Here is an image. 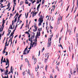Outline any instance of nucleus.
Here are the masks:
<instances>
[{"mask_svg":"<svg viewBox=\"0 0 78 78\" xmlns=\"http://www.w3.org/2000/svg\"><path fill=\"white\" fill-rule=\"evenodd\" d=\"M51 37L48 38V47H51Z\"/></svg>","mask_w":78,"mask_h":78,"instance_id":"nucleus-1","label":"nucleus"},{"mask_svg":"<svg viewBox=\"0 0 78 78\" xmlns=\"http://www.w3.org/2000/svg\"><path fill=\"white\" fill-rule=\"evenodd\" d=\"M41 19L42 18H40L38 19V22H39V23H38V25L39 27L41 26V23L43 22V20H41Z\"/></svg>","mask_w":78,"mask_h":78,"instance_id":"nucleus-2","label":"nucleus"},{"mask_svg":"<svg viewBox=\"0 0 78 78\" xmlns=\"http://www.w3.org/2000/svg\"><path fill=\"white\" fill-rule=\"evenodd\" d=\"M13 2H14V5H13V9L12 10V12H13V11H14V7H15V6H16V0H13Z\"/></svg>","mask_w":78,"mask_h":78,"instance_id":"nucleus-3","label":"nucleus"},{"mask_svg":"<svg viewBox=\"0 0 78 78\" xmlns=\"http://www.w3.org/2000/svg\"><path fill=\"white\" fill-rule=\"evenodd\" d=\"M28 48V46H27L26 48L25 49V50H24V51H23V54L24 55H27V50H28V49H27Z\"/></svg>","mask_w":78,"mask_h":78,"instance_id":"nucleus-4","label":"nucleus"},{"mask_svg":"<svg viewBox=\"0 0 78 78\" xmlns=\"http://www.w3.org/2000/svg\"><path fill=\"white\" fill-rule=\"evenodd\" d=\"M2 27H3L2 28V27L0 28V33L1 31H3V28H4V23L2 24Z\"/></svg>","mask_w":78,"mask_h":78,"instance_id":"nucleus-5","label":"nucleus"},{"mask_svg":"<svg viewBox=\"0 0 78 78\" xmlns=\"http://www.w3.org/2000/svg\"><path fill=\"white\" fill-rule=\"evenodd\" d=\"M37 36H41V32H37Z\"/></svg>","mask_w":78,"mask_h":78,"instance_id":"nucleus-6","label":"nucleus"},{"mask_svg":"<svg viewBox=\"0 0 78 78\" xmlns=\"http://www.w3.org/2000/svg\"><path fill=\"white\" fill-rule=\"evenodd\" d=\"M47 56H48L47 58L48 59V57L49 56V54H48V53H47L45 54V58H46V57H47Z\"/></svg>","mask_w":78,"mask_h":78,"instance_id":"nucleus-7","label":"nucleus"},{"mask_svg":"<svg viewBox=\"0 0 78 78\" xmlns=\"http://www.w3.org/2000/svg\"><path fill=\"white\" fill-rule=\"evenodd\" d=\"M8 69H7L6 70V72H5L4 74H5V75H7V74H8Z\"/></svg>","mask_w":78,"mask_h":78,"instance_id":"nucleus-8","label":"nucleus"},{"mask_svg":"<svg viewBox=\"0 0 78 78\" xmlns=\"http://www.w3.org/2000/svg\"><path fill=\"white\" fill-rule=\"evenodd\" d=\"M36 62H37V59H36V58H35L34 59V64H35L36 63Z\"/></svg>","mask_w":78,"mask_h":78,"instance_id":"nucleus-9","label":"nucleus"},{"mask_svg":"<svg viewBox=\"0 0 78 78\" xmlns=\"http://www.w3.org/2000/svg\"><path fill=\"white\" fill-rule=\"evenodd\" d=\"M34 28L35 29H37V26H36V23H34Z\"/></svg>","mask_w":78,"mask_h":78,"instance_id":"nucleus-10","label":"nucleus"},{"mask_svg":"<svg viewBox=\"0 0 78 78\" xmlns=\"http://www.w3.org/2000/svg\"><path fill=\"white\" fill-rule=\"evenodd\" d=\"M6 62L8 64H9V60L8 59V58H6Z\"/></svg>","mask_w":78,"mask_h":78,"instance_id":"nucleus-11","label":"nucleus"},{"mask_svg":"<svg viewBox=\"0 0 78 78\" xmlns=\"http://www.w3.org/2000/svg\"><path fill=\"white\" fill-rule=\"evenodd\" d=\"M28 74H29L30 76H31V73H30V70L28 69V72H27Z\"/></svg>","mask_w":78,"mask_h":78,"instance_id":"nucleus-12","label":"nucleus"},{"mask_svg":"<svg viewBox=\"0 0 78 78\" xmlns=\"http://www.w3.org/2000/svg\"><path fill=\"white\" fill-rule=\"evenodd\" d=\"M47 61H48L47 59L45 58V60H44V63L46 64V63H47Z\"/></svg>","mask_w":78,"mask_h":78,"instance_id":"nucleus-13","label":"nucleus"},{"mask_svg":"<svg viewBox=\"0 0 78 78\" xmlns=\"http://www.w3.org/2000/svg\"><path fill=\"white\" fill-rule=\"evenodd\" d=\"M20 6L22 5V4H23V1H21L20 2Z\"/></svg>","mask_w":78,"mask_h":78,"instance_id":"nucleus-14","label":"nucleus"},{"mask_svg":"<svg viewBox=\"0 0 78 78\" xmlns=\"http://www.w3.org/2000/svg\"><path fill=\"white\" fill-rule=\"evenodd\" d=\"M40 17V18H41V20H43V19H44V17L42 16V15H41Z\"/></svg>","mask_w":78,"mask_h":78,"instance_id":"nucleus-15","label":"nucleus"},{"mask_svg":"<svg viewBox=\"0 0 78 78\" xmlns=\"http://www.w3.org/2000/svg\"><path fill=\"white\" fill-rule=\"evenodd\" d=\"M41 6V4H40L37 7V9H39L40 8V6Z\"/></svg>","mask_w":78,"mask_h":78,"instance_id":"nucleus-16","label":"nucleus"},{"mask_svg":"<svg viewBox=\"0 0 78 78\" xmlns=\"http://www.w3.org/2000/svg\"><path fill=\"white\" fill-rule=\"evenodd\" d=\"M14 34V32H12L10 35V36H12V35H13V34Z\"/></svg>","mask_w":78,"mask_h":78,"instance_id":"nucleus-17","label":"nucleus"},{"mask_svg":"<svg viewBox=\"0 0 78 78\" xmlns=\"http://www.w3.org/2000/svg\"><path fill=\"white\" fill-rule=\"evenodd\" d=\"M10 5H11V3L9 2V3H8V5H7V6H10Z\"/></svg>","mask_w":78,"mask_h":78,"instance_id":"nucleus-18","label":"nucleus"},{"mask_svg":"<svg viewBox=\"0 0 78 78\" xmlns=\"http://www.w3.org/2000/svg\"><path fill=\"white\" fill-rule=\"evenodd\" d=\"M17 16H19V14H18V12H17V13H16V14L15 15V16L14 17V18H15Z\"/></svg>","mask_w":78,"mask_h":78,"instance_id":"nucleus-19","label":"nucleus"},{"mask_svg":"<svg viewBox=\"0 0 78 78\" xmlns=\"http://www.w3.org/2000/svg\"><path fill=\"white\" fill-rule=\"evenodd\" d=\"M44 2H45V0H42V5H44Z\"/></svg>","mask_w":78,"mask_h":78,"instance_id":"nucleus-20","label":"nucleus"},{"mask_svg":"<svg viewBox=\"0 0 78 78\" xmlns=\"http://www.w3.org/2000/svg\"><path fill=\"white\" fill-rule=\"evenodd\" d=\"M17 16L16 17L15 19V20H14V22H16V21H17Z\"/></svg>","mask_w":78,"mask_h":78,"instance_id":"nucleus-21","label":"nucleus"},{"mask_svg":"<svg viewBox=\"0 0 78 78\" xmlns=\"http://www.w3.org/2000/svg\"><path fill=\"white\" fill-rule=\"evenodd\" d=\"M38 30L39 31V32H40V31H42V28H40L39 29H38Z\"/></svg>","mask_w":78,"mask_h":78,"instance_id":"nucleus-22","label":"nucleus"},{"mask_svg":"<svg viewBox=\"0 0 78 78\" xmlns=\"http://www.w3.org/2000/svg\"><path fill=\"white\" fill-rule=\"evenodd\" d=\"M6 62V60L5 58L4 59L3 61V62Z\"/></svg>","mask_w":78,"mask_h":78,"instance_id":"nucleus-23","label":"nucleus"},{"mask_svg":"<svg viewBox=\"0 0 78 78\" xmlns=\"http://www.w3.org/2000/svg\"><path fill=\"white\" fill-rule=\"evenodd\" d=\"M64 4V2H62L61 4V5L60 6L61 7H62V5H63V4Z\"/></svg>","mask_w":78,"mask_h":78,"instance_id":"nucleus-24","label":"nucleus"},{"mask_svg":"<svg viewBox=\"0 0 78 78\" xmlns=\"http://www.w3.org/2000/svg\"><path fill=\"white\" fill-rule=\"evenodd\" d=\"M7 42H8V40H6V42H5V47H6V45H7Z\"/></svg>","mask_w":78,"mask_h":78,"instance_id":"nucleus-25","label":"nucleus"},{"mask_svg":"<svg viewBox=\"0 0 78 78\" xmlns=\"http://www.w3.org/2000/svg\"><path fill=\"white\" fill-rule=\"evenodd\" d=\"M7 42H8V40H6V42H5V47H6V45H7Z\"/></svg>","mask_w":78,"mask_h":78,"instance_id":"nucleus-26","label":"nucleus"},{"mask_svg":"<svg viewBox=\"0 0 78 78\" xmlns=\"http://www.w3.org/2000/svg\"><path fill=\"white\" fill-rule=\"evenodd\" d=\"M31 37L33 39H34V34L33 36H31Z\"/></svg>","mask_w":78,"mask_h":78,"instance_id":"nucleus-27","label":"nucleus"},{"mask_svg":"<svg viewBox=\"0 0 78 78\" xmlns=\"http://www.w3.org/2000/svg\"><path fill=\"white\" fill-rule=\"evenodd\" d=\"M66 24L67 25V27H68V29L67 30V32H66V33H67V31H68V28H69V26L68 25V23H66Z\"/></svg>","mask_w":78,"mask_h":78,"instance_id":"nucleus-28","label":"nucleus"},{"mask_svg":"<svg viewBox=\"0 0 78 78\" xmlns=\"http://www.w3.org/2000/svg\"><path fill=\"white\" fill-rule=\"evenodd\" d=\"M22 14H20L19 15V16L18 17V19H20V17H21V16H22Z\"/></svg>","mask_w":78,"mask_h":78,"instance_id":"nucleus-29","label":"nucleus"},{"mask_svg":"<svg viewBox=\"0 0 78 78\" xmlns=\"http://www.w3.org/2000/svg\"><path fill=\"white\" fill-rule=\"evenodd\" d=\"M23 66V65L22 64L20 67V70H22V67Z\"/></svg>","mask_w":78,"mask_h":78,"instance_id":"nucleus-30","label":"nucleus"},{"mask_svg":"<svg viewBox=\"0 0 78 78\" xmlns=\"http://www.w3.org/2000/svg\"><path fill=\"white\" fill-rule=\"evenodd\" d=\"M9 29L8 31H9V33H11V30H9Z\"/></svg>","mask_w":78,"mask_h":78,"instance_id":"nucleus-31","label":"nucleus"},{"mask_svg":"<svg viewBox=\"0 0 78 78\" xmlns=\"http://www.w3.org/2000/svg\"><path fill=\"white\" fill-rule=\"evenodd\" d=\"M76 8H78V0H77V7Z\"/></svg>","mask_w":78,"mask_h":78,"instance_id":"nucleus-32","label":"nucleus"},{"mask_svg":"<svg viewBox=\"0 0 78 78\" xmlns=\"http://www.w3.org/2000/svg\"><path fill=\"white\" fill-rule=\"evenodd\" d=\"M72 30H71L70 31V32H69V35H71V34H72Z\"/></svg>","mask_w":78,"mask_h":78,"instance_id":"nucleus-33","label":"nucleus"},{"mask_svg":"<svg viewBox=\"0 0 78 78\" xmlns=\"http://www.w3.org/2000/svg\"><path fill=\"white\" fill-rule=\"evenodd\" d=\"M48 67V66H47V65H46L45 68V69L46 70H47V69Z\"/></svg>","mask_w":78,"mask_h":78,"instance_id":"nucleus-34","label":"nucleus"},{"mask_svg":"<svg viewBox=\"0 0 78 78\" xmlns=\"http://www.w3.org/2000/svg\"><path fill=\"white\" fill-rule=\"evenodd\" d=\"M6 49H5V48H4V51L2 52L3 53V51H4V53L3 54H4V53H5V50H6Z\"/></svg>","mask_w":78,"mask_h":78,"instance_id":"nucleus-35","label":"nucleus"},{"mask_svg":"<svg viewBox=\"0 0 78 78\" xmlns=\"http://www.w3.org/2000/svg\"><path fill=\"white\" fill-rule=\"evenodd\" d=\"M61 18H58L57 22H59V20H60V19Z\"/></svg>","mask_w":78,"mask_h":78,"instance_id":"nucleus-36","label":"nucleus"},{"mask_svg":"<svg viewBox=\"0 0 78 78\" xmlns=\"http://www.w3.org/2000/svg\"><path fill=\"white\" fill-rule=\"evenodd\" d=\"M20 21V19L18 18L17 23H18V22H19Z\"/></svg>","mask_w":78,"mask_h":78,"instance_id":"nucleus-37","label":"nucleus"},{"mask_svg":"<svg viewBox=\"0 0 78 78\" xmlns=\"http://www.w3.org/2000/svg\"><path fill=\"white\" fill-rule=\"evenodd\" d=\"M25 61L26 62H28V59H27V58H26L25 59Z\"/></svg>","mask_w":78,"mask_h":78,"instance_id":"nucleus-38","label":"nucleus"},{"mask_svg":"<svg viewBox=\"0 0 78 78\" xmlns=\"http://www.w3.org/2000/svg\"><path fill=\"white\" fill-rule=\"evenodd\" d=\"M3 57H2V59H1V62H3Z\"/></svg>","mask_w":78,"mask_h":78,"instance_id":"nucleus-39","label":"nucleus"},{"mask_svg":"<svg viewBox=\"0 0 78 78\" xmlns=\"http://www.w3.org/2000/svg\"><path fill=\"white\" fill-rule=\"evenodd\" d=\"M25 71H24L23 72V76L25 75Z\"/></svg>","mask_w":78,"mask_h":78,"instance_id":"nucleus-40","label":"nucleus"},{"mask_svg":"<svg viewBox=\"0 0 78 78\" xmlns=\"http://www.w3.org/2000/svg\"><path fill=\"white\" fill-rule=\"evenodd\" d=\"M29 13V12H27V17H26V19H27V18H28V16Z\"/></svg>","mask_w":78,"mask_h":78,"instance_id":"nucleus-41","label":"nucleus"},{"mask_svg":"<svg viewBox=\"0 0 78 78\" xmlns=\"http://www.w3.org/2000/svg\"><path fill=\"white\" fill-rule=\"evenodd\" d=\"M9 64H8V66L5 67V69H8V68H9Z\"/></svg>","mask_w":78,"mask_h":78,"instance_id":"nucleus-42","label":"nucleus"},{"mask_svg":"<svg viewBox=\"0 0 78 78\" xmlns=\"http://www.w3.org/2000/svg\"><path fill=\"white\" fill-rule=\"evenodd\" d=\"M61 38H62V37H60L59 38V43H60V41L61 40Z\"/></svg>","mask_w":78,"mask_h":78,"instance_id":"nucleus-43","label":"nucleus"},{"mask_svg":"<svg viewBox=\"0 0 78 78\" xmlns=\"http://www.w3.org/2000/svg\"><path fill=\"white\" fill-rule=\"evenodd\" d=\"M73 56H74V54H73V53L72 57V59H73Z\"/></svg>","mask_w":78,"mask_h":78,"instance_id":"nucleus-44","label":"nucleus"},{"mask_svg":"<svg viewBox=\"0 0 78 78\" xmlns=\"http://www.w3.org/2000/svg\"><path fill=\"white\" fill-rule=\"evenodd\" d=\"M37 13H38V12H36L34 13V14L35 15V16L36 15V14H37Z\"/></svg>","mask_w":78,"mask_h":78,"instance_id":"nucleus-45","label":"nucleus"},{"mask_svg":"<svg viewBox=\"0 0 78 78\" xmlns=\"http://www.w3.org/2000/svg\"><path fill=\"white\" fill-rule=\"evenodd\" d=\"M5 20H4V21H2V23H4V24H5Z\"/></svg>","mask_w":78,"mask_h":78,"instance_id":"nucleus-46","label":"nucleus"},{"mask_svg":"<svg viewBox=\"0 0 78 78\" xmlns=\"http://www.w3.org/2000/svg\"><path fill=\"white\" fill-rule=\"evenodd\" d=\"M25 34H29V33L28 32V31H26V32H25Z\"/></svg>","mask_w":78,"mask_h":78,"instance_id":"nucleus-47","label":"nucleus"},{"mask_svg":"<svg viewBox=\"0 0 78 78\" xmlns=\"http://www.w3.org/2000/svg\"><path fill=\"white\" fill-rule=\"evenodd\" d=\"M30 45H31V44H32V43L33 42V41H32V40H30Z\"/></svg>","mask_w":78,"mask_h":78,"instance_id":"nucleus-48","label":"nucleus"},{"mask_svg":"<svg viewBox=\"0 0 78 78\" xmlns=\"http://www.w3.org/2000/svg\"><path fill=\"white\" fill-rule=\"evenodd\" d=\"M41 12H42L40 11V12L38 14V16H40V15L41 14Z\"/></svg>","mask_w":78,"mask_h":78,"instance_id":"nucleus-49","label":"nucleus"},{"mask_svg":"<svg viewBox=\"0 0 78 78\" xmlns=\"http://www.w3.org/2000/svg\"><path fill=\"white\" fill-rule=\"evenodd\" d=\"M28 66L29 67H31V65H30V64L29 63L28 64Z\"/></svg>","mask_w":78,"mask_h":78,"instance_id":"nucleus-50","label":"nucleus"},{"mask_svg":"<svg viewBox=\"0 0 78 78\" xmlns=\"http://www.w3.org/2000/svg\"><path fill=\"white\" fill-rule=\"evenodd\" d=\"M10 72L12 73V66H11V69H10Z\"/></svg>","mask_w":78,"mask_h":78,"instance_id":"nucleus-51","label":"nucleus"},{"mask_svg":"<svg viewBox=\"0 0 78 78\" xmlns=\"http://www.w3.org/2000/svg\"><path fill=\"white\" fill-rule=\"evenodd\" d=\"M35 71L37 72V68H36V67H35Z\"/></svg>","mask_w":78,"mask_h":78,"instance_id":"nucleus-52","label":"nucleus"},{"mask_svg":"<svg viewBox=\"0 0 78 78\" xmlns=\"http://www.w3.org/2000/svg\"><path fill=\"white\" fill-rule=\"evenodd\" d=\"M12 26L11 25H10L9 28H9H12Z\"/></svg>","mask_w":78,"mask_h":78,"instance_id":"nucleus-53","label":"nucleus"},{"mask_svg":"<svg viewBox=\"0 0 78 78\" xmlns=\"http://www.w3.org/2000/svg\"><path fill=\"white\" fill-rule=\"evenodd\" d=\"M0 70L1 72H3V69H2V68L0 69Z\"/></svg>","mask_w":78,"mask_h":78,"instance_id":"nucleus-54","label":"nucleus"},{"mask_svg":"<svg viewBox=\"0 0 78 78\" xmlns=\"http://www.w3.org/2000/svg\"><path fill=\"white\" fill-rule=\"evenodd\" d=\"M34 2H36V0H34V1L32 2V4H33V3H34Z\"/></svg>","mask_w":78,"mask_h":78,"instance_id":"nucleus-55","label":"nucleus"},{"mask_svg":"<svg viewBox=\"0 0 78 78\" xmlns=\"http://www.w3.org/2000/svg\"><path fill=\"white\" fill-rule=\"evenodd\" d=\"M31 45H30V48H28V49H31Z\"/></svg>","mask_w":78,"mask_h":78,"instance_id":"nucleus-56","label":"nucleus"},{"mask_svg":"<svg viewBox=\"0 0 78 78\" xmlns=\"http://www.w3.org/2000/svg\"><path fill=\"white\" fill-rule=\"evenodd\" d=\"M50 28L51 29H53V27L51 26H50Z\"/></svg>","mask_w":78,"mask_h":78,"instance_id":"nucleus-57","label":"nucleus"},{"mask_svg":"<svg viewBox=\"0 0 78 78\" xmlns=\"http://www.w3.org/2000/svg\"><path fill=\"white\" fill-rule=\"evenodd\" d=\"M63 30V26H62V29L61 30V32H62V31Z\"/></svg>","mask_w":78,"mask_h":78,"instance_id":"nucleus-58","label":"nucleus"},{"mask_svg":"<svg viewBox=\"0 0 78 78\" xmlns=\"http://www.w3.org/2000/svg\"><path fill=\"white\" fill-rule=\"evenodd\" d=\"M37 4H38V3H39V1H37Z\"/></svg>","mask_w":78,"mask_h":78,"instance_id":"nucleus-59","label":"nucleus"},{"mask_svg":"<svg viewBox=\"0 0 78 78\" xmlns=\"http://www.w3.org/2000/svg\"><path fill=\"white\" fill-rule=\"evenodd\" d=\"M69 78H70L71 77V75H70V74H69Z\"/></svg>","mask_w":78,"mask_h":78,"instance_id":"nucleus-60","label":"nucleus"},{"mask_svg":"<svg viewBox=\"0 0 78 78\" xmlns=\"http://www.w3.org/2000/svg\"><path fill=\"white\" fill-rule=\"evenodd\" d=\"M25 4H28V2H25Z\"/></svg>","mask_w":78,"mask_h":78,"instance_id":"nucleus-61","label":"nucleus"},{"mask_svg":"<svg viewBox=\"0 0 78 78\" xmlns=\"http://www.w3.org/2000/svg\"><path fill=\"white\" fill-rule=\"evenodd\" d=\"M9 34H10L8 33L7 34V36H9Z\"/></svg>","mask_w":78,"mask_h":78,"instance_id":"nucleus-62","label":"nucleus"},{"mask_svg":"<svg viewBox=\"0 0 78 78\" xmlns=\"http://www.w3.org/2000/svg\"><path fill=\"white\" fill-rule=\"evenodd\" d=\"M18 25H17V24L16 23V26L15 27V28H17V27Z\"/></svg>","mask_w":78,"mask_h":78,"instance_id":"nucleus-63","label":"nucleus"},{"mask_svg":"<svg viewBox=\"0 0 78 78\" xmlns=\"http://www.w3.org/2000/svg\"><path fill=\"white\" fill-rule=\"evenodd\" d=\"M77 44H78V38H77Z\"/></svg>","mask_w":78,"mask_h":78,"instance_id":"nucleus-64","label":"nucleus"}]
</instances>
